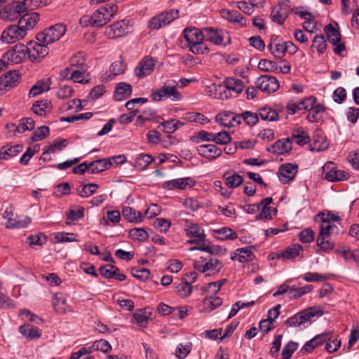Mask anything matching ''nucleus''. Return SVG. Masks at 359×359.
Returning <instances> with one entry per match:
<instances>
[{
	"label": "nucleus",
	"instance_id": "nucleus-1",
	"mask_svg": "<svg viewBox=\"0 0 359 359\" xmlns=\"http://www.w3.org/2000/svg\"><path fill=\"white\" fill-rule=\"evenodd\" d=\"M118 6L115 3L101 5L90 16L84 15L80 20L83 26L101 27L109 22L116 14Z\"/></svg>",
	"mask_w": 359,
	"mask_h": 359
},
{
	"label": "nucleus",
	"instance_id": "nucleus-2",
	"mask_svg": "<svg viewBox=\"0 0 359 359\" xmlns=\"http://www.w3.org/2000/svg\"><path fill=\"white\" fill-rule=\"evenodd\" d=\"M184 38L187 43V47L194 54L202 55L209 52V48L203 42V29L196 27H187L184 32Z\"/></svg>",
	"mask_w": 359,
	"mask_h": 359
},
{
	"label": "nucleus",
	"instance_id": "nucleus-3",
	"mask_svg": "<svg viewBox=\"0 0 359 359\" xmlns=\"http://www.w3.org/2000/svg\"><path fill=\"white\" fill-rule=\"evenodd\" d=\"M323 313L321 309L317 307H310L288 318L285 324L287 327H299L302 330L311 325L312 318L320 317Z\"/></svg>",
	"mask_w": 359,
	"mask_h": 359
},
{
	"label": "nucleus",
	"instance_id": "nucleus-4",
	"mask_svg": "<svg viewBox=\"0 0 359 359\" xmlns=\"http://www.w3.org/2000/svg\"><path fill=\"white\" fill-rule=\"evenodd\" d=\"M178 82L170 79L166 81L163 86L158 90L153 91L151 97L154 101L170 99L172 101H179L182 99V94L177 90Z\"/></svg>",
	"mask_w": 359,
	"mask_h": 359
},
{
	"label": "nucleus",
	"instance_id": "nucleus-5",
	"mask_svg": "<svg viewBox=\"0 0 359 359\" xmlns=\"http://www.w3.org/2000/svg\"><path fill=\"white\" fill-rule=\"evenodd\" d=\"M31 0L13 1L0 11V18L4 21H14L29 10Z\"/></svg>",
	"mask_w": 359,
	"mask_h": 359
},
{
	"label": "nucleus",
	"instance_id": "nucleus-6",
	"mask_svg": "<svg viewBox=\"0 0 359 359\" xmlns=\"http://www.w3.org/2000/svg\"><path fill=\"white\" fill-rule=\"evenodd\" d=\"M65 32V25L62 23H57L37 34L36 39L48 46L60 39Z\"/></svg>",
	"mask_w": 359,
	"mask_h": 359
},
{
	"label": "nucleus",
	"instance_id": "nucleus-7",
	"mask_svg": "<svg viewBox=\"0 0 359 359\" xmlns=\"http://www.w3.org/2000/svg\"><path fill=\"white\" fill-rule=\"evenodd\" d=\"M194 267L201 273H218L222 269L223 264L218 259L211 256L201 257L194 261Z\"/></svg>",
	"mask_w": 359,
	"mask_h": 359
},
{
	"label": "nucleus",
	"instance_id": "nucleus-8",
	"mask_svg": "<svg viewBox=\"0 0 359 359\" xmlns=\"http://www.w3.org/2000/svg\"><path fill=\"white\" fill-rule=\"evenodd\" d=\"M132 26L130 20H119L107 27L104 35L110 39L120 38L130 33Z\"/></svg>",
	"mask_w": 359,
	"mask_h": 359
},
{
	"label": "nucleus",
	"instance_id": "nucleus-9",
	"mask_svg": "<svg viewBox=\"0 0 359 359\" xmlns=\"http://www.w3.org/2000/svg\"><path fill=\"white\" fill-rule=\"evenodd\" d=\"M27 48L22 43H18L8 50L2 56L5 65H17L22 62L27 56Z\"/></svg>",
	"mask_w": 359,
	"mask_h": 359
},
{
	"label": "nucleus",
	"instance_id": "nucleus-10",
	"mask_svg": "<svg viewBox=\"0 0 359 359\" xmlns=\"http://www.w3.org/2000/svg\"><path fill=\"white\" fill-rule=\"evenodd\" d=\"M178 17V11L171 9L168 12L162 13L153 17L148 21V27L150 29H159L170 24Z\"/></svg>",
	"mask_w": 359,
	"mask_h": 359
},
{
	"label": "nucleus",
	"instance_id": "nucleus-11",
	"mask_svg": "<svg viewBox=\"0 0 359 359\" xmlns=\"http://www.w3.org/2000/svg\"><path fill=\"white\" fill-rule=\"evenodd\" d=\"M27 56L32 61L41 60L49 53V48L47 44L36 41H30L27 46Z\"/></svg>",
	"mask_w": 359,
	"mask_h": 359
},
{
	"label": "nucleus",
	"instance_id": "nucleus-12",
	"mask_svg": "<svg viewBox=\"0 0 359 359\" xmlns=\"http://www.w3.org/2000/svg\"><path fill=\"white\" fill-rule=\"evenodd\" d=\"M26 35V31L18 23V25H12L6 28L1 34V39L4 43H13L22 39Z\"/></svg>",
	"mask_w": 359,
	"mask_h": 359
},
{
	"label": "nucleus",
	"instance_id": "nucleus-13",
	"mask_svg": "<svg viewBox=\"0 0 359 359\" xmlns=\"http://www.w3.org/2000/svg\"><path fill=\"white\" fill-rule=\"evenodd\" d=\"M255 83L257 89L268 94L276 92L280 86L278 79L270 75L260 76Z\"/></svg>",
	"mask_w": 359,
	"mask_h": 359
},
{
	"label": "nucleus",
	"instance_id": "nucleus-14",
	"mask_svg": "<svg viewBox=\"0 0 359 359\" xmlns=\"http://www.w3.org/2000/svg\"><path fill=\"white\" fill-rule=\"evenodd\" d=\"M298 165L296 163H286L281 164L278 168V177L279 181L284 184L292 181L298 172Z\"/></svg>",
	"mask_w": 359,
	"mask_h": 359
},
{
	"label": "nucleus",
	"instance_id": "nucleus-15",
	"mask_svg": "<svg viewBox=\"0 0 359 359\" xmlns=\"http://www.w3.org/2000/svg\"><path fill=\"white\" fill-rule=\"evenodd\" d=\"M156 60L149 56L144 57L137 64L134 69L135 75L142 79L149 76L154 69Z\"/></svg>",
	"mask_w": 359,
	"mask_h": 359
},
{
	"label": "nucleus",
	"instance_id": "nucleus-16",
	"mask_svg": "<svg viewBox=\"0 0 359 359\" xmlns=\"http://www.w3.org/2000/svg\"><path fill=\"white\" fill-rule=\"evenodd\" d=\"M323 175L324 178L329 182L346 180L349 177L348 172L334 168L332 162H329L323 166Z\"/></svg>",
	"mask_w": 359,
	"mask_h": 359
},
{
	"label": "nucleus",
	"instance_id": "nucleus-17",
	"mask_svg": "<svg viewBox=\"0 0 359 359\" xmlns=\"http://www.w3.org/2000/svg\"><path fill=\"white\" fill-rule=\"evenodd\" d=\"M196 184V181L191 177L177 178L165 182L162 187L168 190L180 189L184 190L191 188Z\"/></svg>",
	"mask_w": 359,
	"mask_h": 359
},
{
	"label": "nucleus",
	"instance_id": "nucleus-18",
	"mask_svg": "<svg viewBox=\"0 0 359 359\" xmlns=\"http://www.w3.org/2000/svg\"><path fill=\"white\" fill-rule=\"evenodd\" d=\"M204 39L219 46L223 44L226 32L221 29L214 27L203 28Z\"/></svg>",
	"mask_w": 359,
	"mask_h": 359
},
{
	"label": "nucleus",
	"instance_id": "nucleus-19",
	"mask_svg": "<svg viewBox=\"0 0 359 359\" xmlns=\"http://www.w3.org/2000/svg\"><path fill=\"white\" fill-rule=\"evenodd\" d=\"M215 118L217 123L227 128L241 124V117L232 111H222L216 116Z\"/></svg>",
	"mask_w": 359,
	"mask_h": 359
},
{
	"label": "nucleus",
	"instance_id": "nucleus-20",
	"mask_svg": "<svg viewBox=\"0 0 359 359\" xmlns=\"http://www.w3.org/2000/svg\"><path fill=\"white\" fill-rule=\"evenodd\" d=\"M316 97L314 96H309L299 102L293 101L289 102L286 105V109L290 114H294L299 110H309V107L316 103Z\"/></svg>",
	"mask_w": 359,
	"mask_h": 359
},
{
	"label": "nucleus",
	"instance_id": "nucleus-21",
	"mask_svg": "<svg viewBox=\"0 0 359 359\" xmlns=\"http://www.w3.org/2000/svg\"><path fill=\"white\" fill-rule=\"evenodd\" d=\"M196 150L200 156L208 160H214L222 154V149L212 144L199 145Z\"/></svg>",
	"mask_w": 359,
	"mask_h": 359
},
{
	"label": "nucleus",
	"instance_id": "nucleus-22",
	"mask_svg": "<svg viewBox=\"0 0 359 359\" xmlns=\"http://www.w3.org/2000/svg\"><path fill=\"white\" fill-rule=\"evenodd\" d=\"M292 140L290 138H283L275 142L270 148L267 149L269 152L278 155L288 154L292 149Z\"/></svg>",
	"mask_w": 359,
	"mask_h": 359
},
{
	"label": "nucleus",
	"instance_id": "nucleus-23",
	"mask_svg": "<svg viewBox=\"0 0 359 359\" xmlns=\"http://www.w3.org/2000/svg\"><path fill=\"white\" fill-rule=\"evenodd\" d=\"M222 86H224V90L229 93V97L231 95V92L234 93L236 95H239L244 89L243 81L241 79L234 77L226 78L223 81Z\"/></svg>",
	"mask_w": 359,
	"mask_h": 359
},
{
	"label": "nucleus",
	"instance_id": "nucleus-24",
	"mask_svg": "<svg viewBox=\"0 0 359 359\" xmlns=\"http://www.w3.org/2000/svg\"><path fill=\"white\" fill-rule=\"evenodd\" d=\"M187 235L194 239L189 241L190 243L200 244L205 241L204 230L197 224H189L187 225Z\"/></svg>",
	"mask_w": 359,
	"mask_h": 359
},
{
	"label": "nucleus",
	"instance_id": "nucleus-25",
	"mask_svg": "<svg viewBox=\"0 0 359 359\" xmlns=\"http://www.w3.org/2000/svg\"><path fill=\"white\" fill-rule=\"evenodd\" d=\"M20 76L16 71H9L0 77V90H6L17 85Z\"/></svg>",
	"mask_w": 359,
	"mask_h": 359
},
{
	"label": "nucleus",
	"instance_id": "nucleus-26",
	"mask_svg": "<svg viewBox=\"0 0 359 359\" xmlns=\"http://www.w3.org/2000/svg\"><path fill=\"white\" fill-rule=\"evenodd\" d=\"M285 42H283L278 36L271 39L268 45L271 53L278 59H281L285 53Z\"/></svg>",
	"mask_w": 359,
	"mask_h": 359
},
{
	"label": "nucleus",
	"instance_id": "nucleus-27",
	"mask_svg": "<svg viewBox=\"0 0 359 359\" xmlns=\"http://www.w3.org/2000/svg\"><path fill=\"white\" fill-rule=\"evenodd\" d=\"M39 21V15L38 13H23L18 24L27 33V31L32 29Z\"/></svg>",
	"mask_w": 359,
	"mask_h": 359
},
{
	"label": "nucleus",
	"instance_id": "nucleus-28",
	"mask_svg": "<svg viewBox=\"0 0 359 359\" xmlns=\"http://www.w3.org/2000/svg\"><path fill=\"white\" fill-rule=\"evenodd\" d=\"M52 304L57 313H65L72 311V309L67 304L66 297L62 293H55L53 295Z\"/></svg>",
	"mask_w": 359,
	"mask_h": 359
},
{
	"label": "nucleus",
	"instance_id": "nucleus-29",
	"mask_svg": "<svg viewBox=\"0 0 359 359\" xmlns=\"http://www.w3.org/2000/svg\"><path fill=\"white\" fill-rule=\"evenodd\" d=\"M221 16L228 20L229 22L238 24L241 27H245L246 25L245 19L243 16L237 11L222 9L220 11Z\"/></svg>",
	"mask_w": 359,
	"mask_h": 359
},
{
	"label": "nucleus",
	"instance_id": "nucleus-30",
	"mask_svg": "<svg viewBox=\"0 0 359 359\" xmlns=\"http://www.w3.org/2000/svg\"><path fill=\"white\" fill-rule=\"evenodd\" d=\"M82 67L87 68L85 55L82 52H78L71 57L70 67L66 68L61 75L66 77L69 75V72H70L72 69H82Z\"/></svg>",
	"mask_w": 359,
	"mask_h": 359
},
{
	"label": "nucleus",
	"instance_id": "nucleus-31",
	"mask_svg": "<svg viewBox=\"0 0 359 359\" xmlns=\"http://www.w3.org/2000/svg\"><path fill=\"white\" fill-rule=\"evenodd\" d=\"M222 178L225 181L226 185L231 189L236 188L243 182V177L233 170H227L224 172Z\"/></svg>",
	"mask_w": 359,
	"mask_h": 359
},
{
	"label": "nucleus",
	"instance_id": "nucleus-32",
	"mask_svg": "<svg viewBox=\"0 0 359 359\" xmlns=\"http://www.w3.org/2000/svg\"><path fill=\"white\" fill-rule=\"evenodd\" d=\"M50 78H44L38 81L29 90V96L35 97L42 93L47 92L50 88Z\"/></svg>",
	"mask_w": 359,
	"mask_h": 359
},
{
	"label": "nucleus",
	"instance_id": "nucleus-33",
	"mask_svg": "<svg viewBox=\"0 0 359 359\" xmlns=\"http://www.w3.org/2000/svg\"><path fill=\"white\" fill-rule=\"evenodd\" d=\"M22 146L20 144H8L1 147L0 151V159L9 160L15 156L22 151Z\"/></svg>",
	"mask_w": 359,
	"mask_h": 359
},
{
	"label": "nucleus",
	"instance_id": "nucleus-34",
	"mask_svg": "<svg viewBox=\"0 0 359 359\" xmlns=\"http://www.w3.org/2000/svg\"><path fill=\"white\" fill-rule=\"evenodd\" d=\"M208 95L213 98L224 100L229 98V93L224 90L222 84L212 83L207 87Z\"/></svg>",
	"mask_w": 359,
	"mask_h": 359
},
{
	"label": "nucleus",
	"instance_id": "nucleus-35",
	"mask_svg": "<svg viewBox=\"0 0 359 359\" xmlns=\"http://www.w3.org/2000/svg\"><path fill=\"white\" fill-rule=\"evenodd\" d=\"M306 119L311 123H318L322 120L321 114L325 111V107L321 104H313L309 109Z\"/></svg>",
	"mask_w": 359,
	"mask_h": 359
},
{
	"label": "nucleus",
	"instance_id": "nucleus-36",
	"mask_svg": "<svg viewBox=\"0 0 359 359\" xmlns=\"http://www.w3.org/2000/svg\"><path fill=\"white\" fill-rule=\"evenodd\" d=\"M154 161L152 156L147 154H139L134 158V167L138 171L147 169L149 164Z\"/></svg>",
	"mask_w": 359,
	"mask_h": 359
},
{
	"label": "nucleus",
	"instance_id": "nucleus-37",
	"mask_svg": "<svg viewBox=\"0 0 359 359\" xmlns=\"http://www.w3.org/2000/svg\"><path fill=\"white\" fill-rule=\"evenodd\" d=\"M252 249V246L238 248L236 250L234 255L231 257V259L232 260H237L240 263L251 261L253 255Z\"/></svg>",
	"mask_w": 359,
	"mask_h": 359
},
{
	"label": "nucleus",
	"instance_id": "nucleus-38",
	"mask_svg": "<svg viewBox=\"0 0 359 359\" xmlns=\"http://www.w3.org/2000/svg\"><path fill=\"white\" fill-rule=\"evenodd\" d=\"M19 332L28 340L38 339L41 335V332L37 327H34L29 324H25L20 326Z\"/></svg>",
	"mask_w": 359,
	"mask_h": 359
},
{
	"label": "nucleus",
	"instance_id": "nucleus-39",
	"mask_svg": "<svg viewBox=\"0 0 359 359\" xmlns=\"http://www.w3.org/2000/svg\"><path fill=\"white\" fill-rule=\"evenodd\" d=\"M112 165L111 161L108 158H100L88 164L89 172L97 174L108 169Z\"/></svg>",
	"mask_w": 359,
	"mask_h": 359
},
{
	"label": "nucleus",
	"instance_id": "nucleus-40",
	"mask_svg": "<svg viewBox=\"0 0 359 359\" xmlns=\"http://www.w3.org/2000/svg\"><path fill=\"white\" fill-rule=\"evenodd\" d=\"M132 91L131 85L124 82L119 83L116 87L114 96L116 100L121 101L129 97Z\"/></svg>",
	"mask_w": 359,
	"mask_h": 359
},
{
	"label": "nucleus",
	"instance_id": "nucleus-41",
	"mask_svg": "<svg viewBox=\"0 0 359 359\" xmlns=\"http://www.w3.org/2000/svg\"><path fill=\"white\" fill-rule=\"evenodd\" d=\"M122 214L123 217L130 222L138 224L143 219V216L140 212L136 211L129 206L123 208Z\"/></svg>",
	"mask_w": 359,
	"mask_h": 359
},
{
	"label": "nucleus",
	"instance_id": "nucleus-42",
	"mask_svg": "<svg viewBox=\"0 0 359 359\" xmlns=\"http://www.w3.org/2000/svg\"><path fill=\"white\" fill-rule=\"evenodd\" d=\"M289 15L286 10L276 6L271 12V19L278 25H283Z\"/></svg>",
	"mask_w": 359,
	"mask_h": 359
},
{
	"label": "nucleus",
	"instance_id": "nucleus-43",
	"mask_svg": "<svg viewBox=\"0 0 359 359\" xmlns=\"http://www.w3.org/2000/svg\"><path fill=\"white\" fill-rule=\"evenodd\" d=\"M303 248L299 244H293L282 251V257L283 260H292L298 257Z\"/></svg>",
	"mask_w": 359,
	"mask_h": 359
},
{
	"label": "nucleus",
	"instance_id": "nucleus-44",
	"mask_svg": "<svg viewBox=\"0 0 359 359\" xmlns=\"http://www.w3.org/2000/svg\"><path fill=\"white\" fill-rule=\"evenodd\" d=\"M31 218L24 217L22 218H9L6 223L7 229H22L28 226L31 223Z\"/></svg>",
	"mask_w": 359,
	"mask_h": 359
},
{
	"label": "nucleus",
	"instance_id": "nucleus-45",
	"mask_svg": "<svg viewBox=\"0 0 359 359\" xmlns=\"http://www.w3.org/2000/svg\"><path fill=\"white\" fill-rule=\"evenodd\" d=\"M222 304V299L216 296H210L205 297L203 300V310L206 312H210Z\"/></svg>",
	"mask_w": 359,
	"mask_h": 359
},
{
	"label": "nucleus",
	"instance_id": "nucleus-46",
	"mask_svg": "<svg viewBox=\"0 0 359 359\" xmlns=\"http://www.w3.org/2000/svg\"><path fill=\"white\" fill-rule=\"evenodd\" d=\"M86 70V67H82V69H72V70L69 72V74H70L69 79L72 80L75 83H88V79L85 77V73Z\"/></svg>",
	"mask_w": 359,
	"mask_h": 359
},
{
	"label": "nucleus",
	"instance_id": "nucleus-47",
	"mask_svg": "<svg viewBox=\"0 0 359 359\" xmlns=\"http://www.w3.org/2000/svg\"><path fill=\"white\" fill-rule=\"evenodd\" d=\"M259 115L264 121H276L278 119V112L269 107H264L259 109Z\"/></svg>",
	"mask_w": 359,
	"mask_h": 359
},
{
	"label": "nucleus",
	"instance_id": "nucleus-48",
	"mask_svg": "<svg viewBox=\"0 0 359 359\" xmlns=\"http://www.w3.org/2000/svg\"><path fill=\"white\" fill-rule=\"evenodd\" d=\"M51 107V102L48 100H39L35 102L32 107V111L40 116L45 114L46 109H50Z\"/></svg>",
	"mask_w": 359,
	"mask_h": 359
},
{
	"label": "nucleus",
	"instance_id": "nucleus-49",
	"mask_svg": "<svg viewBox=\"0 0 359 359\" xmlns=\"http://www.w3.org/2000/svg\"><path fill=\"white\" fill-rule=\"evenodd\" d=\"M215 236L222 241L233 240L237 238L236 231L228 227H222L215 231Z\"/></svg>",
	"mask_w": 359,
	"mask_h": 359
},
{
	"label": "nucleus",
	"instance_id": "nucleus-50",
	"mask_svg": "<svg viewBox=\"0 0 359 359\" xmlns=\"http://www.w3.org/2000/svg\"><path fill=\"white\" fill-rule=\"evenodd\" d=\"M184 123L176 119H170L167 121H164L161 123L163 130L168 134H172L175 132L177 129L182 127Z\"/></svg>",
	"mask_w": 359,
	"mask_h": 359
},
{
	"label": "nucleus",
	"instance_id": "nucleus-51",
	"mask_svg": "<svg viewBox=\"0 0 359 359\" xmlns=\"http://www.w3.org/2000/svg\"><path fill=\"white\" fill-rule=\"evenodd\" d=\"M324 32L327 35L328 41L332 45L341 40L339 32L333 27L332 25H327L324 27Z\"/></svg>",
	"mask_w": 359,
	"mask_h": 359
},
{
	"label": "nucleus",
	"instance_id": "nucleus-52",
	"mask_svg": "<svg viewBox=\"0 0 359 359\" xmlns=\"http://www.w3.org/2000/svg\"><path fill=\"white\" fill-rule=\"evenodd\" d=\"M290 139L291 140H294L295 142L299 146L306 144L310 140L308 133L302 130H294L292 133Z\"/></svg>",
	"mask_w": 359,
	"mask_h": 359
},
{
	"label": "nucleus",
	"instance_id": "nucleus-53",
	"mask_svg": "<svg viewBox=\"0 0 359 359\" xmlns=\"http://www.w3.org/2000/svg\"><path fill=\"white\" fill-rule=\"evenodd\" d=\"M98 188V185L94 183L87 184L77 188L78 195L82 198H87L93 195Z\"/></svg>",
	"mask_w": 359,
	"mask_h": 359
},
{
	"label": "nucleus",
	"instance_id": "nucleus-54",
	"mask_svg": "<svg viewBox=\"0 0 359 359\" xmlns=\"http://www.w3.org/2000/svg\"><path fill=\"white\" fill-rule=\"evenodd\" d=\"M57 243L79 242L78 235L74 233L57 232L55 234Z\"/></svg>",
	"mask_w": 359,
	"mask_h": 359
},
{
	"label": "nucleus",
	"instance_id": "nucleus-55",
	"mask_svg": "<svg viewBox=\"0 0 359 359\" xmlns=\"http://www.w3.org/2000/svg\"><path fill=\"white\" fill-rule=\"evenodd\" d=\"M241 117V122L243 121L248 126H253L259 121L258 115L250 111H245L244 112L238 114Z\"/></svg>",
	"mask_w": 359,
	"mask_h": 359
},
{
	"label": "nucleus",
	"instance_id": "nucleus-56",
	"mask_svg": "<svg viewBox=\"0 0 359 359\" xmlns=\"http://www.w3.org/2000/svg\"><path fill=\"white\" fill-rule=\"evenodd\" d=\"M175 292L182 297H187L191 294L192 286L187 281H182L175 286Z\"/></svg>",
	"mask_w": 359,
	"mask_h": 359
},
{
	"label": "nucleus",
	"instance_id": "nucleus-57",
	"mask_svg": "<svg viewBox=\"0 0 359 359\" xmlns=\"http://www.w3.org/2000/svg\"><path fill=\"white\" fill-rule=\"evenodd\" d=\"M66 215V224L69 225L72 222L77 221L84 217V209L83 208H80L77 210H70L67 212Z\"/></svg>",
	"mask_w": 359,
	"mask_h": 359
},
{
	"label": "nucleus",
	"instance_id": "nucleus-58",
	"mask_svg": "<svg viewBox=\"0 0 359 359\" xmlns=\"http://www.w3.org/2000/svg\"><path fill=\"white\" fill-rule=\"evenodd\" d=\"M99 270L101 276L107 279L113 278L116 272L119 271L118 267L111 264L100 266Z\"/></svg>",
	"mask_w": 359,
	"mask_h": 359
},
{
	"label": "nucleus",
	"instance_id": "nucleus-59",
	"mask_svg": "<svg viewBox=\"0 0 359 359\" xmlns=\"http://www.w3.org/2000/svg\"><path fill=\"white\" fill-rule=\"evenodd\" d=\"M277 63L272 60L262 59L258 63V68L264 72L276 73V71L277 70Z\"/></svg>",
	"mask_w": 359,
	"mask_h": 359
},
{
	"label": "nucleus",
	"instance_id": "nucleus-60",
	"mask_svg": "<svg viewBox=\"0 0 359 359\" xmlns=\"http://www.w3.org/2000/svg\"><path fill=\"white\" fill-rule=\"evenodd\" d=\"M67 146V140L64 139H58L55 140L51 144L49 145L47 150L43 154L55 153L57 151H62Z\"/></svg>",
	"mask_w": 359,
	"mask_h": 359
},
{
	"label": "nucleus",
	"instance_id": "nucleus-61",
	"mask_svg": "<svg viewBox=\"0 0 359 359\" xmlns=\"http://www.w3.org/2000/svg\"><path fill=\"white\" fill-rule=\"evenodd\" d=\"M129 236L132 239L140 241H146L149 238L147 231L142 228H134L130 229Z\"/></svg>",
	"mask_w": 359,
	"mask_h": 359
},
{
	"label": "nucleus",
	"instance_id": "nucleus-62",
	"mask_svg": "<svg viewBox=\"0 0 359 359\" xmlns=\"http://www.w3.org/2000/svg\"><path fill=\"white\" fill-rule=\"evenodd\" d=\"M299 241L303 243H310L314 241V231L310 228H306L298 233Z\"/></svg>",
	"mask_w": 359,
	"mask_h": 359
},
{
	"label": "nucleus",
	"instance_id": "nucleus-63",
	"mask_svg": "<svg viewBox=\"0 0 359 359\" xmlns=\"http://www.w3.org/2000/svg\"><path fill=\"white\" fill-rule=\"evenodd\" d=\"M191 344H180L175 350V356L178 359H184L191 351Z\"/></svg>",
	"mask_w": 359,
	"mask_h": 359
},
{
	"label": "nucleus",
	"instance_id": "nucleus-64",
	"mask_svg": "<svg viewBox=\"0 0 359 359\" xmlns=\"http://www.w3.org/2000/svg\"><path fill=\"white\" fill-rule=\"evenodd\" d=\"M312 47L316 48L317 51L322 54L327 48V43L323 35H317L313 39Z\"/></svg>",
	"mask_w": 359,
	"mask_h": 359
}]
</instances>
